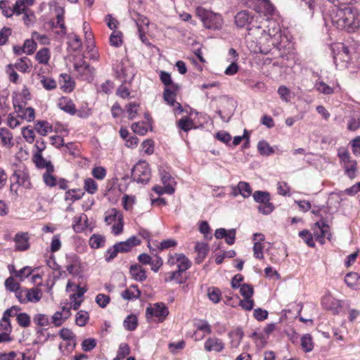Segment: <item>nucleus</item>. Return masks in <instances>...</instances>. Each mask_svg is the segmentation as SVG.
Returning a JSON list of instances; mask_svg holds the SVG:
<instances>
[{
  "label": "nucleus",
  "instance_id": "1",
  "mask_svg": "<svg viewBox=\"0 0 360 360\" xmlns=\"http://www.w3.org/2000/svg\"><path fill=\"white\" fill-rule=\"evenodd\" d=\"M333 8L330 18L333 25L338 29L346 30L348 32H354L360 25V16L358 11L345 4H336Z\"/></svg>",
  "mask_w": 360,
  "mask_h": 360
},
{
  "label": "nucleus",
  "instance_id": "2",
  "mask_svg": "<svg viewBox=\"0 0 360 360\" xmlns=\"http://www.w3.org/2000/svg\"><path fill=\"white\" fill-rule=\"evenodd\" d=\"M179 89V84H172V86L165 87L162 94L164 101L167 104L173 107L175 114H181L184 111L182 105L176 101V93Z\"/></svg>",
  "mask_w": 360,
  "mask_h": 360
},
{
  "label": "nucleus",
  "instance_id": "3",
  "mask_svg": "<svg viewBox=\"0 0 360 360\" xmlns=\"http://www.w3.org/2000/svg\"><path fill=\"white\" fill-rule=\"evenodd\" d=\"M169 314L168 308L162 302L150 304L146 308V316L147 319L153 317L158 319V322H163Z\"/></svg>",
  "mask_w": 360,
  "mask_h": 360
},
{
  "label": "nucleus",
  "instance_id": "4",
  "mask_svg": "<svg viewBox=\"0 0 360 360\" xmlns=\"http://www.w3.org/2000/svg\"><path fill=\"white\" fill-rule=\"evenodd\" d=\"M13 103L16 112L19 113V116L22 119H25L28 122H31L34 120L35 113L34 108L31 107L25 108L26 101H20L18 98H13Z\"/></svg>",
  "mask_w": 360,
  "mask_h": 360
},
{
  "label": "nucleus",
  "instance_id": "5",
  "mask_svg": "<svg viewBox=\"0 0 360 360\" xmlns=\"http://www.w3.org/2000/svg\"><path fill=\"white\" fill-rule=\"evenodd\" d=\"M132 174L141 181H146L150 175V169L146 160H139L132 168Z\"/></svg>",
  "mask_w": 360,
  "mask_h": 360
},
{
  "label": "nucleus",
  "instance_id": "6",
  "mask_svg": "<svg viewBox=\"0 0 360 360\" xmlns=\"http://www.w3.org/2000/svg\"><path fill=\"white\" fill-rule=\"evenodd\" d=\"M66 269L70 274L76 276L81 271V262L79 257L75 253L66 255Z\"/></svg>",
  "mask_w": 360,
  "mask_h": 360
},
{
  "label": "nucleus",
  "instance_id": "7",
  "mask_svg": "<svg viewBox=\"0 0 360 360\" xmlns=\"http://www.w3.org/2000/svg\"><path fill=\"white\" fill-rule=\"evenodd\" d=\"M314 235L316 239L321 244L324 243L325 238L330 239L329 227L324 221H318L315 224Z\"/></svg>",
  "mask_w": 360,
  "mask_h": 360
},
{
  "label": "nucleus",
  "instance_id": "8",
  "mask_svg": "<svg viewBox=\"0 0 360 360\" xmlns=\"http://www.w3.org/2000/svg\"><path fill=\"white\" fill-rule=\"evenodd\" d=\"M205 349L208 352H221L225 348V344L222 340L217 337L208 338L204 343Z\"/></svg>",
  "mask_w": 360,
  "mask_h": 360
},
{
  "label": "nucleus",
  "instance_id": "9",
  "mask_svg": "<svg viewBox=\"0 0 360 360\" xmlns=\"http://www.w3.org/2000/svg\"><path fill=\"white\" fill-rule=\"evenodd\" d=\"M340 165L349 179H353L356 176L357 162L354 159H341Z\"/></svg>",
  "mask_w": 360,
  "mask_h": 360
},
{
  "label": "nucleus",
  "instance_id": "10",
  "mask_svg": "<svg viewBox=\"0 0 360 360\" xmlns=\"http://www.w3.org/2000/svg\"><path fill=\"white\" fill-rule=\"evenodd\" d=\"M160 175L163 185L166 186V193L173 194L174 193V184H176L174 178L171 176L170 173L162 168L159 169Z\"/></svg>",
  "mask_w": 360,
  "mask_h": 360
},
{
  "label": "nucleus",
  "instance_id": "11",
  "mask_svg": "<svg viewBox=\"0 0 360 360\" xmlns=\"http://www.w3.org/2000/svg\"><path fill=\"white\" fill-rule=\"evenodd\" d=\"M30 236L27 232L18 233L14 238L15 243V250L18 251H25L30 248Z\"/></svg>",
  "mask_w": 360,
  "mask_h": 360
},
{
  "label": "nucleus",
  "instance_id": "12",
  "mask_svg": "<svg viewBox=\"0 0 360 360\" xmlns=\"http://www.w3.org/2000/svg\"><path fill=\"white\" fill-rule=\"evenodd\" d=\"M222 24L221 16L219 14L210 12L204 22V26L207 29L217 30Z\"/></svg>",
  "mask_w": 360,
  "mask_h": 360
},
{
  "label": "nucleus",
  "instance_id": "13",
  "mask_svg": "<svg viewBox=\"0 0 360 360\" xmlns=\"http://www.w3.org/2000/svg\"><path fill=\"white\" fill-rule=\"evenodd\" d=\"M254 256L257 259H262L263 258V248L264 245L262 242L264 240V236L262 233H255L254 234Z\"/></svg>",
  "mask_w": 360,
  "mask_h": 360
},
{
  "label": "nucleus",
  "instance_id": "14",
  "mask_svg": "<svg viewBox=\"0 0 360 360\" xmlns=\"http://www.w3.org/2000/svg\"><path fill=\"white\" fill-rule=\"evenodd\" d=\"M34 3V0H16L13 7V14L18 16L22 13L30 11V6H32Z\"/></svg>",
  "mask_w": 360,
  "mask_h": 360
},
{
  "label": "nucleus",
  "instance_id": "15",
  "mask_svg": "<svg viewBox=\"0 0 360 360\" xmlns=\"http://www.w3.org/2000/svg\"><path fill=\"white\" fill-rule=\"evenodd\" d=\"M71 315L70 308L63 307L61 311H56L52 316V323L56 326H60Z\"/></svg>",
  "mask_w": 360,
  "mask_h": 360
},
{
  "label": "nucleus",
  "instance_id": "16",
  "mask_svg": "<svg viewBox=\"0 0 360 360\" xmlns=\"http://www.w3.org/2000/svg\"><path fill=\"white\" fill-rule=\"evenodd\" d=\"M139 240L136 237L132 236L126 241L117 243L115 245V248H117L119 252H129L132 247L138 245Z\"/></svg>",
  "mask_w": 360,
  "mask_h": 360
},
{
  "label": "nucleus",
  "instance_id": "17",
  "mask_svg": "<svg viewBox=\"0 0 360 360\" xmlns=\"http://www.w3.org/2000/svg\"><path fill=\"white\" fill-rule=\"evenodd\" d=\"M252 20V16L246 11L238 12L235 16L236 25L239 27H244L249 25Z\"/></svg>",
  "mask_w": 360,
  "mask_h": 360
},
{
  "label": "nucleus",
  "instance_id": "18",
  "mask_svg": "<svg viewBox=\"0 0 360 360\" xmlns=\"http://www.w3.org/2000/svg\"><path fill=\"white\" fill-rule=\"evenodd\" d=\"M87 217L84 214L76 216L73 219L72 228L76 233H81L84 230L86 225Z\"/></svg>",
  "mask_w": 360,
  "mask_h": 360
},
{
  "label": "nucleus",
  "instance_id": "19",
  "mask_svg": "<svg viewBox=\"0 0 360 360\" xmlns=\"http://www.w3.org/2000/svg\"><path fill=\"white\" fill-rule=\"evenodd\" d=\"M131 18L134 20V21L136 22V25L138 27V30H146L148 27L149 25V20L148 19L138 13L136 11H133L130 13Z\"/></svg>",
  "mask_w": 360,
  "mask_h": 360
},
{
  "label": "nucleus",
  "instance_id": "20",
  "mask_svg": "<svg viewBox=\"0 0 360 360\" xmlns=\"http://www.w3.org/2000/svg\"><path fill=\"white\" fill-rule=\"evenodd\" d=\"M122 214L117 210L112 208L105 213V221L107 224L116 223L118 220H122Z\"/></svg>",
  "mask_w": 360,
  "mask_h": 360
},
{
  "label": "nucleus",
  "instance_id": "21",
  "mask_svg": "<svg viewBox=\"0 0 360 360\" xmlns=\"http://www.w3.org/2000/svg\"><path fill=\"white\" fill-rule=\"evenodd\" d=\"M130 274L133 278L138 281H143L146 279L145 270L138 264L132 265L130 267Z\"/></svg>",
  "mask_w": 360,
  "mask_h": 360
},
{
  "label": "nucleus",
  "instance_id": "22",
  "mask_svg": "<svg viewBox=\"0 0 360 360\" xmlns=\"http://www.w3.org/2000/svg\"><path fill=\"white\" fill-rule=\"evenodd\" d=\"M141 292L138 289L136 285H132L127 290L122 292V297L124 300H131L133 299H137L140 297Z\"/></svg>",
  "mask_w": 360,
  "mask_h": 360
},
{
  "label": "nucleus",
  "instance_id": "23",
  "mask_svg": "<svg viewBox=\"0 0 360 360\" xmlns=\"http://www.w3.org/2000/svg\"><path fill=\"white\" fill-rule=\"evenodd\" d=\"M35 167L39 169H44L45 172H53L54 166L47 159H32Z\"/></svg>",
  "mask_w": 360,
  "mask_h": 360
},
{
  "label": "nucleus",
  "instance_id": "24",
  "mask_svg": "<svg viewBox=\"0 0 360 360\" xmlns=\"http://www.w3.org/2000/svg\"><path fill=\"white\" fill-rule=\"evenodd\" d=\"M60 108L70 115L76 113L75 105L73 102L67 98H62L58 103Z\"/></svg>",
  "mask_w": 360,
  "mask_h": 360
},
{
  "label": "nucleus",
  "instance_id": "25",
  "mask_svg": "<svg viewBox=\"0 0 360 360\" xmlns=\"http://www.w3.org/2000/svg\"><path fill=\"white\" fill-rule=\"evenodd\" d=\"M195 250L198 254L196 261L198 263H200L208 252L207 245L203 242H197L195 245Z\"/></svg>",
  "mask_w": 360,
  "mask_h": 360
},
{
  "label": "nucleus",
  "instance_id": "26",
  "mask_svg": "<svg viewBox=\"0 0 360 360\" xmlns=\"http://www.w3.org/2000/svg\"><path fill=\"white\" fill-rule=\"evenodd\" d=\"M229 336L231 338L230 345L232 348H237L243 338V333L240 329H236L229 333Z\"/></svg>",
  "mask_w": 360,
  "mask_h": 360
},
{
  "label": "nucleus",
  "instance_id": "27",
  "mask_svg": "<svg viewBox=\"0 0 360 360\" xmlns=\"http://www.w3.org/2000/svg\"><path fill=\"white\" fill-rule=\"evenodd\" d=\"M74 68L81 75H92L94 72V69L90 67L89 63L83 60L76 62L74 64Z\"/></svg>",
  "mask_w": 360,
  "mask_h": 360
},
{
  "label": "nucleus",
  "instance_id": "28",
  "mask_svg": "<svg viewBox=\"0 0 360 360\" xmlns=\"http://www.w3.org/2000/svg\"><path fill=\"white\" fill-rule=\"evenodd\" d=\"M34 129L41 136H46L53 130L52 126L46 121H38L34 126Z\"/></svg>",
  "mask_w": 360,
  "mask_h": 360
},
{
  "label": "nucleus",
  "instance_id": "29",
  "mask_svg": "<svg viewBox=\"0 0 360 360\" xmlns=\"http://www.w3.org/2000/svg\"><path fill=\"white\" fill-rule=\"evenodd\" d=\"M119 77L123 82H130L134 76V70L131 67H122L119 72Z\"/></svg>",
  "mask_w": 360,
  "mask_h": 360
},
{
  "label": "nucleus",
  "instance_id": "30",
  "mask_svg": "<svg viewBox=\"0 0 360 360\" xmlns=\"http://www.w3.org/2000/svg\"><path fill=\"white\" fill-rule=\"evenodd\" d=\"M31 65V61L27 57L19 58L15 64L13 65L14 68L22 72H29Z\"/></svg>",
  "mask_w": 360,
  "mask_h": 360
},
{
  "label": "nucleus",
  "instance_id": "31",
  "mask_svg": "<svg viewBox=\"0 0 360 360\" xmlns=\"http://www.w3.org/2000/svg\"><path fill=\"white\" fill-rule=\"evenodd\" d=\"M257 149L259 154L262 156H269L274 154V149L270 146L266 141H261L257 144Z\"/></svg>",
  "mask_w": 360,
  "mask_h": 360
},
{
  "label": "nucleus",
  "instance_id": "32",
  "mask_svg": "<svg viewBox=\"0 0 360 360\" xmlns=\"http://www.w3.org/2000/svg\"><path fill=\"white\" fill-rule=\"evenodd\" d=\"M27 302H37L41 298V292L39 288L27 289Z\"/></svg>",
  "mask_w": 360,
  "mask_h": 360
},
{
  "label": "nucleus",
  "instance_id": "33",
  "mask_svg": "<svg viewBox=\"0 0 360 360\" xmlns=\"http://www.w3.org/2000/svg\"><path fill=\"white\" fill-rule=\"evenodd\" d=\"M124 327L129 331L134 330L138 326V319L134 314L129 315L124 321Z\"/></svg>",
  "mask_w": 360,
  "mask_h": 360
},
{
  "label": "nucleus",
  "instance_id": "34",
  "mask_svg": "<svg viewBox=\"0 0 360 360\" xmlns=\"http://www.w3.org/2000/svg\"><path fill=\"white\" fill-rule=\"evenodd\" d=\"M60 336L64 340L68 341L70 346L75 347L76 345L75 336L74 333L68 328H63L60 332Z\"/></svg>",
  "mask_w": 360,
  "mask_h": 360
},
{
  "label": "nucleus",
  "instance_id": "35",
  "mask_svg": "<svg viewBox=\"0 0 360 360\" xmlns=\"http://www.w3.org/2000/svg\"><path fill=\"white\" fill-rule=\"evenodd\" d=\"M191 261L184 254L178 255L177 267L179 271L184 272L191 267Z\"/></svg>",
  "mask_w": 360,
  "mask_h": 360
},
{
  "label": "nucleus",
  "instance_id": "36",
  "mask_svg": "<svg viewBox=\"0 0 360 360\" xmlns=\"http://www.w3.org/2000/svg\"><path fill=\"white\" fill-rule=\"evenodd\" d=\"M35 58L39 63L47 64L50 59L49 49L48 48L40 49L37 53Z\"/></svg>",
  "mask_w": 360,
  "mask_h": 360
},
{
  "label": "nucleus",
  "instance_id": "37",
  "mask_svg": "<svg viewBox=\"0 0 360 360\" xmlns=\"http://www.w3.org/2000/svg\"><path fill=\"white\" fill-rule=\"evenodd\" d=\"M182 271L176 270L167 274L165 281L166 282L174 281L176 283L181 284L184 282V278L181 277Z\"/></svg>",
  "mask_w": 360,
  "mask_h": 360
},
{
  "label": "nucleus",
  "instance_id": "38",
  "mask_svg": "<svg viewBox=\"0 0 360 360\" xmlns=\"http://www.w3.org/2000/svg\"><path fill=\"white\" fill-rule=\"evenodd\" d=\"M105 244V238L101 235L94 234L89 239V245L92 248L97 249Z\"/></svg>",
  "mask_w": 360,
  "mask_h": 360
},
{
  "label": "nucleus",
  "instance_id": "39",
  "mask_svg": "<svg viewBox=\"0 0 360 360\" xmlns=\"http://www.w3.org/2000/svg\"><path fill=\"white\" fill-rule=\"evenodd\" d=\"M40 83L42 86L47 91H51L56 88V82L50 77L46 76H40Z\"/></svg>",
  "mask_w": 360,
  "mask_h": 360
},
{
  "label": "nucleus",
  "instance_id": "40",
  "mask_svg": "<svg viewBox=\"0 0 360 360\" xmlns=\"http://www.w3.org/2000/svg\"><path fill=\"white\" fill-rule=\"evenodd\" d=\"M0 138L1 142L5 146L12 145L13 135L11 132L6 128L0 129Z\"/></svg>",
  "mask_w": 360,
  "mask_h": 360
},
{
  "label": "nucleus",
  "instance_id": "41",
  "mask_svg": "<svg viewBox=\"0 0 360 360\" xmlns=\"http://www.w3.org/2000/svg\"><path fill=\"white\" fill-rule=\"evenodd\" d=\"M238 191L243 198H246L250 196L252 189L249 184L245 181H240L238 184Z\"/></svg>",
  "mask_w": 360,
  "mask_h": 360
},
{
  "label": "nucleus",
  "instance_id": "42",
  "mask_svg": "<svg viewBox=\"0 0 360 360\" xmlns=\"http://www.w3.org/2000/svg\"><path fill=\"white\" fill-rule=\"evenodd\" d=\"M345 281L348 286L354 288L360 283V278L356 273H349L345 276Z\"/></svg>",
  "mask_w": 360,
  "mask_h": 360
},
{
  "label": "nucleus",
  "instance_id": "43",
  "mask_svg": "<svg viewBox=\"0 0 360 360\" xmlns=\"http://www.w3.org/2000/svg\"><path fill=\"white\" fill-rule=\"evenodd\" d=\"M84 188L88 193L94 194L98 191V184L93 179L87 178L84 180Z\"/></svg>",
  "mask_w": 360,
  "mask_h": 360
},
{
  "label": "nucleus",
  "instance_id": "44",
  "mask_svg": "<svg viewBox=\"0 0 360 360\" xmlns=\"http://www.w3.org/2000/svg\"><path fill=\"white\" fill-rule=\"evenodd\" d=\"M301 346L302 349L306 352H311L313 349L314 346L312 339L310 335L307 334L302 338Z\"/></svg>",
  "mask_w": 360,
  "mask_h": 360
},
{
  "label": "nucleus",
  "instance_id": "45",
  "mask_svg": "<svg viewBox=\"0 0 360 360\" xmlns=\"http://www.w3.org/2000/svg\"><path fill=\"white\" fill-rule=\"evenodd\" d=\"M122 33L120 31H114L110 36L109 41L111 46L118 47L122 43Z\"/></svg>",
  "mask_w": 360,
  "mask_h": 360
},
{
  "label": "nucleus",
  "instance_id": "46",
  "mask_svg": "<svg viewBox=\"0 0 360 360\" xmlns=\"http://www.w3.org/2000/svg\"><path fill=\"white\" fill-rule=\"evenodd\" d=\"M254 200L260 204L269 202L270 197L267 192L257 191L253 193Z\"/></svg>",
  "mask_w": 360,
  "mask_h": 360
},
{
  "label": "nucleus",
  "instance_id": "47",
  "mask_svg": "<svg viewBox=\"0 0 360 360\" xmlns=\"http://www.w3.org/2000/svg\"><path fill=\"white\" fill-rule=\"evenodd\" d=\"M238 288H240V295L244 298H252L254 293V289L252 285L243 283Z\"/></svg>",
  "mask_w": 360,
  "mask_h": 360
},
{
  "label": "nucleus",
  "instance_id": "48",
  "mask_svg": "<svg viewBox=\"0 0 360 360\" xmlns=\"http://www.w3.org/2000/svg\"><path fill=\"white\" fill-rule=\"evenodd\" d=\"M22 134L27 142L32 143L35 139L34 129L30 127H25L22 129Z\"/></svg>",
  "mask_w": 360,
  "mask_h": 360
},
{
  "label": "nucleus",
  "instance_id": "49",
  "mask_svg": "<svg viewBox=\"0 0 360 360\" xmlns=\"http://www.w3.org/2000/svg\"><path fill=\"white\" fill-rule=\"evenodd\" d=\"M314 87L319 93L326 95H330L333 93V89L323 82H316Z\"/></svg>",
  "mask_w": 360,
  "mask_h": 360
},
{
  "label": "nucleus",
  "instance_id": "50",
  "mask_svg": "<svg viewBox=\"0 0 360 360\" xmlns=\"http://www.w3.org/2000/svg\"><path fill=\"white\" fill-rule=\"evenodd\" d=\"M34 271L30 266H25L19 271H15V276L18 277L21 281L30 276Z\"/></svg>",
  "mask_w": 360,
  "mask_h": 360
},
{
  "label": "nucleus",
  "instance_id": "51",
  "mask_svg": "<svg viewBox=\"0 0 360 360\" xmlns=\"http://www.w3.org/2000/svg\"><path fill=\"white\" fill-rule=\"evenodd\" d=\"M88 319V312L84 310H80L76 316L75 322L77 326H84L86 323Z\"/></svg>",
  "mask_w": 360,
  "mask_h": 360
},
{
  "label": "nucleus",
  "instance_id": "52",
  "mask_svg": "<svg viewBox=\"0 0 360 360\" xmlns=\"http://www.w3.org/2000/svg\"><path fill=\"white\" fill-rule=\"evenodd\" d=\"M53 173V172H44L42 175L44 184L49 187H53L56 185V179L52 174Z\"/></svg>",
  "mask_w": 360,
  "mask_h": 360
},
{
  "label": "nucleus",
  "instance_id": "53",
  "mask_svg": "<svg viewBox=\"0 0 360 360\" xmlns=\"http://www.w3.org/2000/svg\"><path fill=\"white\" fill-rule=\"evenodd\" d=\"M6 288L11 292H16L20 289V284L15 281L13 277L10 276L5 281Z\"/></svg>",
  "mask_w": 360,
  "mask_h": 360
},
{
  "label": "nucleus",
  "instance_id": "54",
  "mask_svg": "<svg viewBox=\"0 0 360 360\" xmlns=\"http://www.w3.org/2000/svg\"><path fill=\"white\" fill-rule=\"evenodd\" d=\"M91 174L95 179L103 180L106 176V169L103 167H95L91 170Z\"/></svg>",
  "mask_w": 360,
  "mask_h": 360
},
{
  "label": "nucleus",
  "instance_id": "55",
  "mask_svg": "<svg viewBox=\"0 0 360 360\" xmlns=\"http://www.w3.org/2000/svg\"><path fill=\"white\" fill-rule=\"evenodd\" d=\"M299 236L307 244L308 246H314L312 235L308 230L301 231L299 233Z\"/></svg>",
  "mask_w": 360,
  "mask_h": 360
},
{
  "label": "nucleus",
  "instance_id": "56",
  "mask_svg": "<svg viewBox=\"0 0 360 360\" xmlns=\"http://www.w3.org/2000/svg\"><path fill=\"white\" fill-rule=\"evenodd\" d=\"M17 322L22 327H28L30 324V317L26 313H20L17 315Z\"/></svg>",
  "mask_w": 360,
  "mask_h": 360
},
{
  "label": "nucleus",
  "instance_id": "57",
  "mask_svg": "<svg viewBox=\"0 0 360 360\" xmlns=\"http://www.w3.org/2000/svg\"><path fill=\"white\" fill-rule=\"evenodd\" d=\"M34 322L40 326H46L49 323V317L43 314H37L33 318Z\"/></svg>",
  "mask_w": 360,
  "mask_h": 360
},
{
  "label": "nucleus",
  "instance_id": "58",
  "mask_svg": "<svg viewBox=\"0 0 360 360\" xmlns=\"http://www.w3.org/2000/svg\"><path fill=\"white\" fill-rule=\"evenodd\" d=\"M192 124H193L192 120L187 117H184L181 118L178 122V127L181 129L184 130V131H189L191 129Z\"/></svg>",
  "mask_w": 360,
  "mask_h": 360
},
{
  "label": "nucleus",
  "instance_id": "59",
  "mask_svg": "<svg viewBox=\"0 0 360 360\" xmlns=\"http://www.w3.org/2000/svg\"><path fill=\"white\" fill-rule=\"evenodd\" d=\"M130 349L129 345L127 343H121L119 347V349L117 353V356L120 359H124L126 356L129 354Z\"/></svg>",
  "mask_w": 360,
  "mask_h": 360
},
{
  "label": "nucleus",
  "instance_id": "60",
  "mask_svg": "<svg viewBox=\"0 0 360 360\" xmlns=\"http://www.w3.org/2000/svg\"><path fill=\"white\" fill-rule=\"evenodd\" d=\"M132 131L139 135H145L147 132V128L143 122H135L131 124Z\"/></svg>",
  "mask_w": 360,
  "mask_h": 360
},
{
  "label": "nucleus",
  "instance_id": "61",
  "mask_svg": "<svg viewBox=\"0 0 360 360\" xmlns=\"http://www.w3.org/2000/svg\"><path fill=\"white\" fill-rule=\"evenodd\" d=\"M0 9L2 11V13L7 18H11L14 15L13 8L8 6V1H0Z\"/></svg>",
  "mask_w": 360,
  "mask_h": 360
},
{
  "label": "nucleus",
  "instance_id": "62",
  "mask_svg": "<svg viewBox=\"0 0 360 360\" xmlns=\"http://www.w3.org/2000/svg\"><path fill=\"white\" fill-rule=\"evenodd\" d=\"M110 300V297L105 294H98L96 297V302L102 308H105L109 304Z\"/></svg>",
  "mask_w": 360,
  "mask_h": 360
},
{
  "label": "nucleus",
  "instance_id": "63",
  "mask_svg": "<svg viewBox=\"0 0 360 360\" xmlns=\"http://www.w3.org/2000/svg\"><path fill=\"white\" fill-rule=\"evenodd\" d=\"M142 150L146 155H150L154 151L153 141L152 140H146L142 143Z\"/></svg>",
  "mask_w": 360,
  "mask_h": 360
},
{
  "label": "nucleus",
  "instance_id": "64",
  "mask_svg": "<svg viewBox=\"0 0 360 360\" xmlns=\"http://www.w3.org/2000/svg\"><path fill=\"white\" fill-rule=\"evenodd\" d=\"M220 291L217 288H210L208 290V297L209 299L212 301L214 303H217L220 300Z\"/></svg>",
  "mask_w": 360,
  "mask_h": 360
}]
</instances>
